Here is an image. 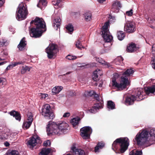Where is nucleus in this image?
Segmentation results:
<instances>
[{"label":"nucleus","mask_w":155,"mask_h":155,"mask_svg":"<svg viewBox=\"0 0 155 155\" xmlns=\"http://www.w3.org/2000/svg\"><path fill=\"white\" fill-rule=\"evenodd\" d=\"M6 81V79L3 78H0V84L2 83H3Z\"/></svg>","instance_id":"obj_51"},{"label":"nucleus","mask_w":155,"mask_h":155,"mask_svg":"<svg viewBox=\"0 0 155 155\" xmlns=\"http://www.w3.org/2000/svg\"><path fill=\"white\" fill-rule=\"evenodd\" d=\"M51 145V143L50 141L48 140H47L46 141H45L43 144V145L44 146L47 147L50 146Z\"/></svg>","instance_id":"obj_42"},{"label":"nucleus","mask_w":155,"mask_h":155,"mask_svg":"<svg viewBox=\"0 0 155 155\" xmlns=\"http://www.w3.org/2000/svg\"><path fill=\"white\" fill-rule=\"evenodd\" d=\"M28 119L27 120H28V121L30 122H32L33 120L32 119V116L31 115V114H30L28 115Z\"/></svg>","instance_id":"obj_43"},{"label":"nucleus","mask_w":155,"mask_h":155,"mask_svg":"<svg viewBox=\"0 0 155 155\" xmlns=\"http://www.w3.org/2000/svg\"><path fill=\"white\" fill-rule=\"evenodd\" d=\"M105 47H104H104H108V46H107V45H105Z\"/></svg>","instance_id":"obj_63"},{"label":"nucleus","mask_w":155,"mask_h":155,"mask_svg":"<svg viewBox=\"0 0 155 155\" xmlns=\"http://www.w3.org/2000/svg\"><path fill=\"white\" fill-rule=\"evenodd\" d=\"M40 96H41L42 98H45L48 96V94H47L40 93Z\"/></svg>","instance_id":"obj_48"},{"label":"nucleus","mask_w":155,"mask_h":155,"mask_svg":"<svg viewBox=\"0 0 155 155\" xmlns=\"http://www.w3.org/2000/svg\"><path fill=\"white\" fill-rule=\"evenodd\" d=\"M42 115L46 118L50 120H52L54 117V115L50 106L48 104L43 106L41 112Z\"/></svg>","instance_id":"obj_10"},{"label":"nucleus","mask_w":155,"mask_h":155,"mask_svg":"<svg viewBox=\"0 0 155 155\" xmlns=\"http://www.w3.org/2000/svg\"><path fill=\"white\" fill-rule=\"evenodd\" d=\"M6 41L4 40H3L2 41L0 42V45L3 46L4 45H6L5 44Z\"/></svg>","instance_id":"obj_47"},{"label":"nucleus","mask_w":155,"mask_h":155,"mask_svg":"<svg viewBox=\"0 0 155 155\" xmlns=\"http://www.w3.org/2000/svg\"><path fill=\"white\" fill-rule=\"evenodd\" d=\"M7 155H19V152L16 150H12L11 152L8 153Z\"/></svg>","instance_id":"obj_39"},{"label":"nucleus","mask_w":155,"mask_h":155,"mask_svg":"<svg viewBox=\"0 0 155 155\" xmlns=\"http://www.w3.org/2000/svg\"><path fill=\"white\" fill-rule=\"evenodd\" d=\"M125 36V33L122 31H117V36L118 39L120 41L123 40Z\"/></svg>","instance_id":"obj_25"},{"label":"nucleus","mask_w":155,"mask_h":155,"mask_svg":"<svg viewBox=\"0 0 155 155\" xmlns=\"http://www.w3.org/2000/svg\"><path fill=\"white\" fill-rule=\"evenodd\" d=\"M66 28L69 32H73L74 30V27L71 24H69L67 25Z\"/></svg>","instance_id":"obj_36"},{"label":"nucleus","mask_w":155,"mask_h":155,"mask_svg":"<svg viewBox=\"0 0 155 155\" xmlns=\"http://www.w3.org/2000/svg\"><path fill=\"white\" fill-rule=\"evenodd\" d=\"M143 91L141 90H137L135 91L134 95L127 97L125 99V103L128 105H132L134 104L135 101H140L143 99Z\"/></svg>","instance_id":"obj_8"},{"label":"nucleus","mask_w":155,"mask_h":155,"mask_svg":"<svg viewBox=\"0 0 155 155\" xmlns=\"http://www.w3.org/2000/svg\"><path fill=\"white\" fill-rule=\"evenodd\" d=\"M47 4L46 0H39L38 3L37 5V6L40 7L41 5L44 6H46Z\"/></svg>","instance_id":"obj_34"},{"label":"nucleus","mask_w":155,"mask_h":155,"mask_svg":"<svg viewBox=\"0 0 155 155\" xmlns=\"http://www.w3.org/2000/svg\"><path fill=\"white\" fill-rule=\"evenodd\" d=\"M5 3V1L4 0H0V7H2Z\"/></svg>","instance_id":"obj_52"},{"label":"nucleus","mask_w":155,"mask_h":155,"mask_svg":"<svg viewBox=\"0 0 155 155\" xmlns=\"http://www.w3.org/2000/svg\"><path fill=\"white\" fill-rule=\"evenodd\" d=\"M152 50L153 51H155V44H153L152 46Z\"/></svg>","instance_id":"obj_56"},{"label":"nucleus","mask_w":155,"mask_h":155,"mask_svg":"<svg viewBox=\"0 0 155 155\" xmlns=\"http://www.w3.org/2000/svg\"><path fill=\"white\" fill-rule=\"evenodd\" d=\"M94 96V98H98V97H99L98 95L96 94V93L94 91V95H93Z\"/></svg>","instance_id":"obj_55"},{"label":"nucleus","mask_w":155,"mask_h":155,"mask_svg":"<svg viewBox=\"0 0 155 155\" xmlns=\"http://www.w3.org/2000/svg\"><path fill=\"white\" fill-rule=\"evenodd\" d=\"M124 30L127 33L134 32L136 30L134 23L131 21L127 22L125 24Z\"/></svg>","instance_id":"obj_12"},{"label":"nucleus","mask_w":155,"mask_h":155,"mask_svg":"<svg viewBox=\"0 0 155 155\" xmlns=\"http://www.w3.org/2000/svg\"><path fill=\"white\" fill-rule=\"evenodd\" d=\"M69 95L71 96H74L76 95L75 92L73 91H70Z\"/></svg>","instance_id":"obj_45"},{"label":"nucleus","mask_w":155,"mask_h":155,"mask_svg":"<svg viewBox=\"0 0 155 155\" xmlns=\"http://www.w3.org/2000/svg\"><path fill=\"white\" fill-rule=\"evenodd\" d=\"M123 60L124 59L121 56H119L115 59L114 62L116 65H122Z\"/></svg>","instance_id":"obj_28"},{"label":"nucleus","mask_w":155,"mask_h":155,"mask_svg":"<svg viewBox=\"0 0 155 155\" xmlns=\"http://www.w3.org/2000/svg\"><path fill=\"white\" fill-rule=\"evenodd\" d=\"M95 99L97 101V103H100V102H102V103H103V106L104 105H103V101H100V98L99 97H98V98H95Z\"/></svg>","instance_id":"obj_53"},{"label":"nucleus","mask_w":155,"mask_h":155,"mask_svg":"<svg viewBox=\"0 0 155 155\" xmlns=\"http://www.w3.org/2000/svg\"><path fill=\"white\" fill-rule=\"evenodd\" d=\"M115 105L114 103L112 101H107V107L109 109L113 110L115 108Z\"/></svg>","instance_id":"obj_30"},{"label":"nucleus","mask_w":155,"mask_h":155,"mask_svg":"<svg viewBox=\"0 0 155 155\" xmlns=\"http://www.w3.org/2000/svg\"><path fill=\"white\" fill-rule=\"evenodd\" d=\"M138 145L147 147L153 144L155 142V130L151 129L149 133L146 130L139 132L134 140Z\"/></svg>","instance_id":"obj_1"},{"label":"nucleus","mask_w":155,"mask_h":155,"mask_svg":"<svg viewBox=\"0 0 155 155\" xmlns=\"http://www.w3.org/2000/svg\"><path fill=\"white\" fill-rule=\"evenodd\" d=\"M8 138V135L5 133H3L1 135H0V139L3 140H5Z\"/></svg>","instance_id":"obj_41"},{"label":"nucleus","mask_w":155,"mask_h":155,"mask_svg":"<svg viewBox=\"0 0 155 155\" xmlns=\"http://www.w3.org/2000/svg\"><path fill=\"white\" fill-rule=\"evenodd\" d=\"M70 115V114L69 112H66L63 115V117H69Z\"/></svg>","instance_id":"obj_50"},{"label":"nucleus","mask_w":155,"mask_h":155,"mask_svg":"<svg viewBox=\"0 0 155 155\" xmlns=\"http://www.w3.org/2000/svg\"><path fill=\"white\" fill-rule=\"evenodd\" d=\"M66 58L69 60H73L76 59L77 57L75 56H73L70 55L67 56Z\"/></svg>","instance_id":"obj_40"},{"label":"nucleus","mask_w":155,"mask_h":155,"mask_svg":"<svg viewBox=\"0 0 155 155\" xmlns=\"http://www.w3.org/2000/svg\"><path fill=\"white\" fill-rule=\"evenodd\" d=\"M61 22V19L59 17H57L54 19L53 26L55 30H57L58 28H60Z\"/></svg>","instance_id":"obj_16"},{"label":"nucleus","mask_w":155,"mask_h":155,"mask_svg":"<svg viewBox=\"0 0 155 155\" xmlns=\"http://www.w3.org/2000/svg\"><path fill=\"white\" fill-rule=\"evenodd\" d=\"M106 0H97L98 2L100 3H102Z\"/></svg>","instance_id":"obj_58"},{"label":"nucleus","mask_w":155,"mask_h":155,"mask_svg":"<svg viewBox=\"0 0 155 155\" xmlns=\"http://www.w3.org/2000/svg\"><path fill=\"white\" fill-rule=\"evenodd\" d=\"M104 144L102 143H99L95 147V152H97L99 149H101L104 147Z\"/></svg>","instance_id":"obj_33"},{"label":"nucleus","mask_w":155,"mask_h":155,"mask_svg":"<svg viewBox=\"0 0 155 155\" xmlns=\"http://www.w3.org/2000/svg\"><path fill=\"white\" fill-rule=\"evenodd\" d=\"M57 4V6H59L60 3L62 2V0H56Z\"/></svg>","instance_id":"obj_54"},{"label":"nucleus","mask_w":155,"mask_h":155,"mask_svg":"<svg viewBox=\"0 0 155 155\" xmlns=\"http://www.w3.org/2000/svg\"><path fill=\"white\" fill-rule=\"evenodd\" d=\"M94 58L95 60H96L97 62H98L100 64H101L102 65H106V64L105 61L102 58L95 57Z\"/></svg>","instance_id":"obj_35"},{"label":"nucleus","mask_w":155,"mask_h":155,"mask_svg":"<svg viewBox=\"0 0 155 155\" xmlns=\"http://www.w3.org/2000/svg\"><path fill=\"white\" fill-rule=\"evenodd\" d=\"M71 149L75 155H85L84 151L82 150L77 149L75 147H72Z\"/></svg>","instance_id":"obj_15"},{"label":"nucleus","mask_w":155,"mask_h":155,"mask_svg":"<svg viewBox=\"0 0 155 155\" xmlns=\"http://www.w3.org/2000/svg\"><path fill=\"white\" fill-rule=\"evenodd\" d=\"M81 119V118L79 117H76L73 118L70 121V122L73 125V126H75L79 124V121Z\"/></svg>","instance_id":"obj_24"},{"label":"nucleus","mask_w":155,"mask_h":155,"mask_svg":"<svg viewBox=\"0 0 155 155\" xmlns=\"http://www.w3.org/2000/svg\"><path fill=\"white\" fill-rule=\"evenodd\" d=\"M25 37H23L20 41L18 45V48L20 51H22L27 45V41Z\"/></svg>","instance_id":"obj_17"},{"label":"nucleus","mask_w":155,"mask_h":155,"mask_svg":"<svg viewBox=\"0 0 155 155\" xmlns=\"http://www.w3.org/2000/svg\"><path fill=\"white\" fill-rule=\"evenodd\" d=\"M75 45L76 47L79 49L81 50L82 48H84V47L81 44L80 41L79 40L77 41Z\"/></svg>","instance_id":"obj_38"},{"label":"nucleus","mask_w":155,"mask_h":155,"mask_svg":"<svg viewBox=\"0 0 155 155\" xmlns=\"http://www.w3.org/2000/svg\"><path fill=\"white\" fill-rule=\"evenodd\" d=\"M152 62H153L152 63V67L155 69V57H154V58H153V60L152 61Z\"/></svg>","instance_id":"obj_49"},{"label":"nucleus","mask_w":155,"mask_h":155,"mask_svg":"<svg viewBox=\"0 0 155 155\" xmlns=\"http://www.w3.org/2000/svg\"><path fill=\"white\" fill-rule=\"evenodd\" d=\"M134 72V71L131 68L128 69L125 71L123 72L121 74L122 76L120 78V83H118L115 80H113L112 81V86L116 88L119 91L125 89L130 84L127 77L132 76Z\"/></svg>","instance_id":"obj_4"},{"label":"nucleus","mask_w":155,"mask_h":155,"mask_svg":"<svg viewBox=\"0 0 155 155\" xmlns=\"http://www.w3.org/2000/svg\"><path fill=\"white\" fill-rule=\"evenodd\" d=\"M24 64V62L21 61V62H15V63H14L13 64L12 66L13 67H15L18 64Z\"/></svg>","instance_id":"obj_46"},{"label":"nucleus","mask_w":155,"mask_h":155,"mask_svg":"<svg viewBox=\"0 0 155 155\" xmlns=\"http://www.w3.org/2000/svg\"><path fill=\"white\" fill-rule=\"evenodd\" d=\"M145 92L147 94L150 93L154 94L155 92V85L148 86L145 88Z\"/></svg>","instance_id":"obj_20"},{"label":"nucleus","mask_w":155,"mask_h":155,"mask_svg":"<svg viewBox=\"0 0 155 155\" xmlns=\"http://www.w3.org/2000/svg\"><path fill=\"white\" fill-rule=\"evenodd\" d=\"M94 94V91H86L84 94V96L85 97L89 96L92 97Z\"/></svg>","instance_id":"obj_32"},{"label":"nucleus","mask_w":155,"mask_h":155,"mask_svg":"<svg viewBox=\"0 0 155 155\" xmlns=\"http://www.w3.org/2000/svg\"><path fill=\"white\" fill-rule=\"evenodd\" d=\"M103 108V104L102 102L99 103H96L94 104V106L89 110L91 113H95L97 112V110L101 109Z\"/></svg>","instance_id":"obj_14"},{"label":"nucleus","mask_w":155,"mask_h":155,"mask_svg":"<svg viewBox=\"0 0 155 155\" xmlns=\"http://www.w3.org/2000/svg\"><path fill=\"white\" fill-rule=\"evenodd\" d=\"M6 63V61H3L2 62H0V66L5 64Z\"/></svg>","instance_id":"obj_60"},{"label":"nucleus","mask_w":155,"mask_h":155,"mask_svg":"<svg viewBox=\"0 0 155 155\" xmlns=\"http://www.w3.org/2000/svg\"><path fill=\"white\" fill-rule=\"evenodd\" d=\"M80 135L84 139H89L92 132V130L91 127L86 126L80 129Z\"/></svg>","instance_id":"obj_11"},{"label":"nucleus","mask_w":155,"mask_h":155,"mask_svg":"<svg viewBox=\"0 0 155 155\" xmlns=\"http://www.w3.org/2000/svg\"><path fill=\"white\" fill-rule=\"evenodd\" d=\"M28 14L26 5L22 2L19 4L16 11V18L19 21L24 19L26 18Z\"/></svg>","instance_id":"obj_7"},{"label":"nucleus","mask_w":155,"mask_h":155,"mask_svg":"<svg viewBox=\"0 0 155 155\" xmlns=\"http://www.w3.org/2000/svg\"><path fill=\"white\" fill-rule=\"evenodd\" d=\"M129 140L127 137H120L116 139L112 145V149L116 150V153H124L127 149Z\"/></svg>","instance_id":"obj_5"},{"label":"nucleus","mask_w":155,"mask_h":155,"mask_svg":"<svg viewBox=\"0 0 155 155\" xmlns=\"http://www.w3.org/2000/svg\"><path fill=\"white\" fill-rule=\"evenodd\" d=\"M66 155H71V154L70 153H68Z\"/></svg>","instance_id":"obj_64"},{"label":"nucleus","mask_w":155,"mask_h":155,"mask_svg":"<svg viewBox=\"0 0 155 155\" xmlns=\"http://www.w3.org/2000/svg\"><path fill=\"white\" fill-rule=\"evenodd\" d=\"M133 11L132 9H131L130 11L126 12V14L129 16H131L133 14Z\"/></svg>","instance_id":"obj_44"},{"label":"nucleus","mask_w":155,"mask_h":155,"mask_svg":"<svg viewBox=\"0 0 155 155\" xmlns=\"http://www.w3.org/2000/svg\"><path fill=\"white\" fill-rule=\"evenodd\" d=\"M84 20L86 21H91L92 18V14L91 12L89 11L85 12L83 14Z\"/></svg>","instance_id":"obj_22"},{"label":"nucleus","mask_w":155,"mask_h":155,"mask_svg":"<svg viewBox=\"0 0 155 155\" xmlns=\"http://www.w3.org/2000/svg\"><path fill=\"white\" fill-rule=\"evenodd\" d=\"M5 145L6 146V147H8V146L9 145V143H8V142H6L5 143Z\"/></svg>","instance_id":"obj_59"},{"label":"nucleus","mask_w":155,"mask_h":155,"mask_svg":"<svg viewBox=\"0 0 155 155\" xmlns=\"http://www.w3.org/2000/svg\"><path fill=\"white\" fill-rule=\"evenodd\" d=\"M32 27L30 32L31 37L35 38L41 37L42 34L46 31L45 23L43 19L36 17L30 22Z\"/></svg>","instance_id":"obj_2"},{"label":"nucleus","mask_w":155,"mask_h":155,"mask_svg":"<svg viewBox=\"0 0 155 155\" xmlns=\"http://www.w3.org/2000/svg\"><path fill=\"white\" fill-rule=\"evenodd\" d=\"M68 124L62 122L57 124L56 123L49 121L47 127L48 135L56 134L58 136L67 134L69 129Z\"/></svg>","instance_id":"obj_3"},{"label":"nucleus","mask_w":155,"mask_h":155,"mask_svg":"<svg viewBox=\"0 0 155 155\" xmlns=\"http://www.w3.org/2000/svg\"><path fill=\"white\" fill-rule=\"evenodd\" d=\"M40 141V138L38 137L34 136L29 138L27 143L28 145L30 146V147L33 148Z\"/></svg>","instance_id":"obj_13"},{"label":"nucleus","mask_w":155,"mask_h":155,"mask_svg":"<svg viewBox=\"0 0 155 155\" xmlns=\"http://www.w3.org/2000/svg\"><path fill=\"white\" fill-rule=\"evenodd\" d=\"M100 71H101L99 69H97L94 71L92 78L93 80L97 81L99 80L98 74H99V72Z\"/></svg>","instance_id":"obj_27"},{"label":"nucleus","mask_w":155,"mask_h":155,"mask_svg":"<svg viewBox=\"0 0 155 155\" xmlns=\"http://www.w3.org/2000/svg\"><path fill=\"white\" fill-rule=\"evenodd\" d=\"M56 2V0L53 1L52 2V4L54 5H57V4Z\"/></svg>","instance_id":"obj_57"},{"label":"nucleus","mask_w":155,"mask_h":155,"mask_svg":"<svg viewBox=\"0 0 155 155\" xmlns=\"http://www.w3.org/2000/svg\"><path fill=\"white\" fill-rule=\"evenodd\" d=\"M142 154V152L141 150H136L134 151V150L132 151L129 153V155H141Z\"/></svg>","instance_id":"obj_31"},{"label":"nucleus","mask_w":155,"mask_h":155,"mask_svg":"<svg viewBox=\"0 0 155 155\" xmlns=\"http://www.w3.org/2000/svg\"><path fill=\"white\" fill-rule=\"evenodd\" d=\"M70 74V72H68L66 73V74Z\"/></svg>","instance_id":"obj_62"},{"label":"nucleus","mask_w":155,"mask_h":155,"mask_svg":"<svg viewBox=\"0 0 155 155\" xmlns=\"http://www.w3.org/2000/svg\"><path fill=\"white\" fill-rule=\"evenodd\" d=\"M121 5L120 2L118 1H116L113 2L111 9H112L119 10V8H121Z\"/></svg>","instance_id":"obj_21"},{"label":"nucleus","mask_w":155,"mask_h":155,"mask_svg":"<svg viewBox=\"0 0 155 155\" xmlns=\"http://www.w3.org/2000/svg\"><path fill=\"white\" fill-rule=\"evenodd\" d=\"M32 123L28 121H27L23 123V127L25 128L26 129L28 128L31 124Z\"/></svg>","instance_id":"obj_37"},{"label":"nucleus","mask_w":155,"mask_h":155,"mask_svg":"<svg viewBox=\"0 0 155 155\" xmlns=\"http://www.w3.org/2000/svg\"><path fill=\"white\" fill-rule=\"evenodd\" d=\"M10 114L11 116H12L15 117L17 120L19 121L21 120V115L18 112L15 110H12L10 112Z\"/></svg>","instance_id":"obj_19"},{"label":"nucleus","mask_w":155,"mask_h":155,"mask_svg":"<svg viewBox=\"0 0 155 155\" xmlns=\"http://www.w3.org/2000/svg\"><path fill=\"white\" fill-rule=\"evenodd\" d=\"M31 68H30L28 66L25 65L22 66L21 71V74H25L27 71H30Z\"/></svg>","instance_id":"obj_29"},{"label":"nucleus","mask_w":155,"mask_h":155,"mask_svg":"<svg viewBox=\"0 0 155 155\" xmlns=\"http://www.w3.org/2000/svg\"><path fill=\"white\" fill-rule=\"evenodd\" d=\"M50 148H43L40 153V155H48L51 152Z\"/></svg>","instance_id":"obj_26"},{"label":"nucleus","mask_w":155,"mask_h":155,"mask_svg":"<svg viewBox=\"0 0 155 155\" xmlns=\"http://www.w3.org/2000/svg\"><path fill=\"white\" fill-rule=\"evenodd\" d=\"M109 26V21L105 22L101 28V35L105 41V43L104 44V46L105 47V45L108 42H111L113 40V38L112 36L110 35L108 27Z\"/></svg>","instance_id":"obj_6"},{"label":"nucleus","mask_w":155,"mask_h":155,"mask_svg":"<svg viewBox=\"0 0 155 155\" xmlns=\"http://www.w3.org/2000/svg\"><path fill=\"white\" fill-rule=\"evenodd\" d=\"M63 89V87L62 86H56L52 89L53 95L58 94Z\"/></svg>","instance_id":"obj_23"},{"label":"nucleus","mask_w":155,"mask_h":155,"mask_svg":"<svg viewBox=\"0 0 155 155\" xmlns=\"http://www.w3.org/2000/svg\"><path fill=\"white\" fill-rule=\"evenodd\" d=\"M129 45V46L127 47L126 49L127 52H133L136 50V45L135 43L132 42Z\"/></svg>","instance_id":"obj_18"},{"label":"nucleus","mask_w":155,"mask_h":155,"mask_svg":"<svg viewBox=\"0 0 155 155\" xmlns=\"http://www.w3.org/2000/svg\"><path fill=\"white\" fill-rule=\"evenodd\" d=\"M45 51L47 54L48 57L51 59L56 56L57 54L59 52L58 46L57 45L50 44L45 49Z\"/></svg>","instance_id":"obj_9"},{"label":"nucleus","mask_w":155,"mask_h":155,"mask_svg":"<svg viewBox=\"0 0 155 155\" xmlns=\"http://www.w3.org/2000/svg\"><path fill=\"white\" fill-rule=\"evenodd\" d=\"M10 66H8L7 67L6 69V70H9L10 69Z\"/></svg>","instance_id":"obj_61"}]
</instances>
